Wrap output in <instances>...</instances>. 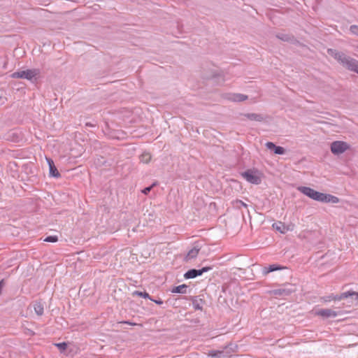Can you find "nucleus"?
I'll return each mask as SVG.
<instances>
[{
  "label": "nucleus",
  "mask_w": 358,
  "mask_h": 358,
  "mask_svg": "<svg viewBox=\"0 0 358 358\" xmlns=\"http://www.w3.org/2000/svg\"><path fill=\"white\" fill-rule=\"evenodd\" d=\"M297 189L304 195L317 201L332 203H337L339 202V199L337 196L317 192L308 187L301 186Z\"/></svg>",
  "instance_id": "obj_1"
},
{
  "label": "nucleus",
  "mask_w": 358,
  "mask_h": 358,
  "mask_svg": "<svg viewBox=\"0 0 358 358\" xmlns=\"http://www.w3.org/2000/svg\"><path fill=\"white\" fill-rule=\"evenodd\" d=\"M328 54L333 57L336 60H337L343 67L350 69L355 59L348 56L345 53L342 52H339L335 49L329 48L327 50Z\"/></svg>",
  "instance_id": "obj_2"
},
{
  "label": "nucleus",
  "mask_w": 358,
  "mask_h": 358,
  "mask_svg": "<svg viewBox=\"0 0 358 358\" xmlns=\"http://www.w3.org/2000/svg\"><path fill=\"white\" fill-rule=\"evenodd\" d=\"M39 73L40 71L36 69H27L25 71L14 72L11 74V77L13 78H22L27 79L28 80H32L33 78H36V77L39 74Z\"/></svg>",
  "instance_id": "obj_3"
},
{
  "label": "nucleus",
  "mask_w": 358,
  "mask_h": 358,
  "mask_svg": "<svg viewBox=\"0 0 358 358\" xmlns=\"http://www.w3.org/2000/svg\"><path fill=\"white\" fill-rule=\"evenodd\" d=\"M242 176L252 184L259 185L262 182L261 175L257 170L248 169L242 173Z\"/></svg>",
  "instance_id": "obj_4"
},
{
  "label": "nucleus",
  "mask_w": 358,
  "mask_h": 358,
  "mask_svg": "<svg viewBox=\"0 0 358 358\" xmlns=\"http://www.w3.org/2000/svg\"><path fill=\"white\" fill-rule=\"evenodd\" d=\"M350 148L349 145L344 141H336L331 144V151L334 155H340Z\"/></svg>",
  "instance_id": "obj_5"
},
{
  "label": "nucleus",
  "mask_w": 358,
  "mask_h": 358,
  "mask_svg": "<svg viewBox=\"0 0 358 358\" xmlns=\"http://www.w3.org/2000/svg\"><path fill=\"white\" fill-rule=\"evenodd\" d=\"M212 269L211 266H205L201 269L192 268L187 271L185 274L184 277L186 279L194 278L197 276L201 275L203 273L208 272Z\"/></svg>",
  "instance_id": "obj_6"
},
{
  "label": "nucleus",
  "mask_w": 358,
  "mask_h": 358,
  "mask_svg": "<svg viewBox=\"0 0 358 358\" xmlns=\"http://www.w3.org/2000/svg\"><path fill=\"white\" fill-rule=\"evenodd\" d=\"M294 292L292 286L285 285L282 287L270 291V294L274 296H287Z\"/></svg>",
  "instance_id": "obj_7"
},
{
  "label": "nucleus",
  "mask_w": 358,
  "mask_h": 358,
  "mask_svg": "<svg viewBox=\"0 0 358 358\" xmlns=\"http://www.w3.org/2000/svg\"><path fill=\"white\" fill-rule=\"evenodd\" d=\"M190 300L192 302L193 308L196 310H203L205 301L199 296H190Z\"/></svg>",
  "instance_id": "obj_8"
},
{
  "label": "nucleus",
  "mask_w": 358,
  "mask_h": 358,
  "mask_svg": "<svg viewBox=\"0 0 358 358\" xmlns=\"http://www.w3.org/2000/svg\"><path fill=\"white\" fill-rule=\"evenodd\" d=\"M265 145L267 149L273 150L274 153L276 155H283L285 152V150L283 147L277 146L273 142H267Z\"/></svg>",
  "instance_id": "obj_9"
},
{
  "label": "nucleus",
  "mask_w": 358,
  "mask_h": 358,
  "mask_svg": "<svg viewBox=\"0 0 358 358\" xmlns=\"http://www.w3.org/2000/svg\"><path fill=\"white\" fill-rule=\"evenodd\" d=\"M317 315L320 316H322L325 318L328 317H335L338 314L336 311H334L331 309L326 308V309H321L318 310Z\"/></svg>",
  "instance_id": "obj_10"
},
{
  "label": "nucleus",
  "mask_w": 358,
  "mask_h": 358,
  "mask_svg": "<svg viewBox=\"0 0 358 358\" xmlns=\"http://www.w3.org/2000/svg\"><path fill=\"white\" fill-rule=\"evenodd\" d=\"M46 160L49 166L50 176H53L55 178H59L60 176V173L55 167L53 160L50 158L47 157Z\"/></svg>",
  "instance_id": "obj_11"
},
{
  "label": "nucleus",
  "mask_w": 358,
  "mask_h": 358,
  "mask_svg": "<svg viewBox=\"0 0 358 358\" xmlns=\"http://www.w3.org/2000/svg\"><path fill=\"white\" fill-rule=\"evenodd\" d=\"M284 268H285V267L278 264H271L268 266H265L263 268L262 273L263 275H266L271 272L282 270Z\"/></svg>",
  "instance_id": "obj_12"
},
{
  "label": "nucleus",
  "mask_w": 358,
  "mask_h": 358,
  "mask_svg": "<svg viewBox=\"0 0 358 358\" xmlns=\"http://www.w3.org/2000/svg\"><path fill=\"white\" fill-rule=\"evenodd\" d=\"M227 99L232 101L240 102L246 100L248 96L243 94H231L228 95Z\"/></svg>",
  "instance_id": "obj_13"
},
{
  "label": "nucleus",
  "mask_w": 358,
  "mask_h": 358,
  "mask_svg": "<svg viewBox=\"0 0 358 358\" xmlns=\"http://www.w3.org/2000/svg\"><path fill=\"white\" fill-rule=\"evenodd\" d=\"M244 116L248 120L256 122H262L264 120V117L262 114L258 113H245Z\"/></svg>",
  "instance_id": "obj_14"
},
{
  "label": "nucleus",
  "mask_w": 358,
  "mask_h": 358,
  "mask_svg": "<svg viewBox=\"0 0 358 358\" xmlns=\"http://www.w3.org/2000/svg\"><path fill=\"white\" fill-rule=\"evenodd\" d=\"M34 310L36 314L38 316L43 315L44 313V306L41 301H35L34 303Z\"/></svg>",
  "instance_id": "obj_15"
},
{
  "label": "nucleus",
  "mask_w": 358,
  "mask_h": 358,
  "mask_svg": "<svg viewBox=\"0 0 358 358\" xmlns=\"http://www.w3.org/2000/svg\"><path fill=\"white\" fill-rule=\"evenodd\" d=\"M273 228L275 229L276 231H278L281 234H285L288 231L287 227L285 226V224L281 222L274 223L273 224Z\"/></svg>",
  "instance_id": "obj_16"
},
{
  "label": "nucleus",
  "mask_w": 358,
  "mask_h": 358,
  "mask_svg": "<svg viewBox=\"0 0 358 358\" xmlns=\"http://www.w3.org/2000/svg\"><path fill=\"white\" fill-rule=\"evenodd\" d=\"M171 292L173 293L186 294L187 293V285L185 284L178 285L173 288Z\"/></svg>",
  "instance_id": "obj_17"
},
{
  "label": "nucleus",
  "mask_w": 358,
  "mask_h": 358,
  "mask_svg": "<svg viewBox=\"0 0 358 358\" xmlns=\"http://www.w3.org/2000/svg\"><path fill=\"white\" fill-rule=\"evenodd\" d=\"M199 252V249L196 248V247H194L192 249H191L187 252V255L186 256L187 260H189V259L195 258L198 255Z\"/></svg>",
  "instance_id": "obj_18"
},
{
  "label": "nucleus",
  "mask_w": 358,
  "mask_h": 358,
  "mask_svg": "<svg viewBox=\"0 0 358 358\" xmlns=\"http://www.w3.org/2000/svg\"><path fill=\"white\" fill-rule=\"evenodd\" d=\"M208 355L213 358H222L225 357L223 350H210Z\"/></svg>",
  "instance_id": "obj_19"
},
{
  "label": "nucleus",
  "mask_w": 358,
  "mask_h": 358,
  "mask_svg": "<svg viewBox=\"0 0 358 358\" xmlns=\"http://www.w3.org/2000/svg\"><path fill=\"white\" fill-rule=\"evenodd\" d=\"M276 37L283 41H291L294 38L292 36L284 33L278 34Z\"/></svg>",
  "instance_id": "obj_20"
},
{
  "label": "nucleus",
  "mask_w": 358,
  "mask_h": 358,
  "mask_svg": "<svg viewBox=\"0 0 358 358\" xmlns=\"http://www.w3.org/2000/svg\"><path fill=\"white\" fill-rule=\"evenodd\" d=\"M19 136L14 131H10L8 134V136L6 138L7 140L17 142L18 141Z\"/></svg>",
  "instance_id": "obj_21"
},
{
  "label": "nucleus",
  "mask_w": 358,
  "mask_h": 358,
  "mask_svg": "<svg viewBox=\"0 0 358 358\" xmlns=\"http://www.w3.org/2000/svg\"><path fill=\"white\" fill-rule=\"evenodd\" d=\"M133 296H141V297H143V298H145V299H151V298L150 297V295L148 292H141V291H134L133 292Z\"/></svg>",
  "instance_id": "obj_22"
},
{
  "label": "nucleus",
  "mask_w": 358,
  "mask_h": 358,
  "mask_svg": "<svg viewBox=\"0 0 358 358\" xmlns=\"http://www.w3.org/2000/svg\"><path fill=\"white\" fill-rule=\"evenodd\" d=\"M141 162L143 163H148L151 159V155L148 152L143 153L140 157Z\"/></svg>",
  "instance_id": "obj_23"
},
{
  "label": "nucleus",
  "mask_w": 358,
  "mask_h": 358,
  "mask_svg": "<svg viewBox=\"0 0 358 358\" xmlns=\"http://www.w3.org/2000/svg\"><path fill=\"white\" fill-rule=\"evenodd\" d=\"M355 294H356V292H355V291H348L346 292H343V293L341 294V299H344L349 296H354V295H355Z\"/></svg>",
  "instance_id": "obj_24"
},
{
  "label": "nucleus",
  "mask_w": 358,
  "mask_h": 358,
  "mask_svg": "<svg viewBox=\"0 0 358 358\" xmlns=\"http://www.w3.org/2000/svg\"><path fill=\"white\" fill-rule=\"evenodd\" d=\"M58 241V238L57 236H47L45 239H44V241L45 242H50V243H55Z\"/></svg>",
  "instance_id": "obj_25"
},
{
  "label": "nucleus",
  "mask_w": 358,
  "mask_h": 358,
  "mask_svg": "<svg viewBox=\"0 0 358 358\" xmlns=\"http://www.w3.org/2000/svg\"><path fill=\"white\" fill-rule=\"evenodd\" d=\"M349 71H354L358 74V61L355 60Z\"/></svg>",
  "instance_id": "obj_26"
},
{
  "label": "nucleus",
  "mask_w": 358,
  "mask_h": 358,
  "mask_svg": "<svg viewBox=\"0 0 358 358\" xmlns=\"http://www.w3.org/2000/svg\"><path fill=\"white\" fill-rule=\"evenodd\" d=\"M350 31L352 34L358 36V25H351L350 27Z\"/></svg>",
  "instance_id": "obj_27"
},
{
  "label": "nucleus",
  "mask_w": 358,
  "mask_h": 358,
  "mask_svg": "<svg viewBox=\"0 0 358 358\" xmlns=\"http://www.w3.org/2000/svg\"><path fill=\"white\" fill-rule=\"evenodd\" d=\"M55 345L62 351L65 350L67 348V344L65 342L56 343Z\"/></svg>",
  "instance_id": "obj_28"
},
{
  "label": "nucleus",
  "mask_w": 358,
  "mask_h": 358,
  "mask_svg": "<svg viewBox=\"0 0 358 358\" xmlns=\"http://www.w3.org/2000/svg\"><path fill=\"white\" fill-rule=\"evenodd\" d=\"M156 185V183H153L152 185L149 186V187H147L145 188H144L143 190H142V192L144 194H148L150 191L151 189H152V187Z\"/></svg>",
  "instance_id": "obj_29"
},
{
  "label": "nucleus",
  "mask_w": 358,
  "mask_h": 358,
  "mask_svg": "<svg viewBox=\"0 0 358 358\" xmlns=\"http://www.w3.org/2000/svg\"><path fill=\"white\" fill-rule=\"evenodd\" d=\"M332 299L334 301H341L342 300L341 294L334 295L332 294Z\"/></svg>",
  "instance_id": "obj_30"
},
{
  "label": "nucleus",
  "mask_w": 358,
  "mask_h": 358,
  "mask_svg": "<svg viewBox=\"0 0 358 358\" xmlns=\"http://www.w3.org/2000/svg\"><path fill=\"white\" fill-rule=\"evenodd\" d=\"M323 299L325 302H329V301H331L333 300L332 299V294L329 295V296H324L323 297Z\"/></svg>",
  "instance_id": "obj_31"
},
{
  "label": "nucleus",
  "mask_w": 358,
  "mask_h": 358,
  "mask_svg": "<svg viewBox=\"0 0 358 358\" xmlns=\"http://www.w3.org/2000/svg\"><path fill=\"white\" fill-rule=\"evenodd\" d=\"M121 323L128 324H130L132 326L138 325L136 323H133L129 321H123V322H121Z\"/></svg>",
  "instance_id": "obj_32"
},
{
  "label": "nucleus",
  "mask_w": 358,
  "mask_h": 358,
  "mask_svg": "<svg viewBox=\"0 0 358 358\" xmlns=\"http://www.w3.org/2000/svg\"><path fill=\"white\" fill-rule=\"evenodd\" d=\"M153 301H155L157 304H159V305H161L163 303V301L161 300V299H159V300H153V299H150Z\"/></svg>",
  "instance_id": "obj_33"
},
{
  "label": "nucleus",
  "mask_w": 358,
  "mask_h": 358,
  "mask_svg": "<svg viewBox=\"0 0 358 358\" xmlns=\"http://www.w3.org/2000/svg\"><path fill=\"white\" fill-rule=\"evenodd\" d=\"M237 203H240V205H241V206L247 207V204H246V203H244L243 201H237Z\"/></svg>",
  "instance_id": "obj_34"
},
{
  "label": "nucleus",
  "mask_w": 358,
  "mask_h": 358,
  "mask_svg": "<svg viewBox=\"0 0 358 358\" xmlns=\"http://www.w3.org/2000/svg\"><path fill=\"white\" fill-rule=\"evenodd\" d=\"M85 126H87V127H94V126H95V124H92V123H90V122H87V123L85 124Z\"/></svg>",
  "instance_id": "obj_35"
},
{
  "label": "nucleus",
  "mask_w": 358,
  "mask_h": 358,
  "mask_svg": "<svg viewBox=\"0 0 358 358\" xmlns=\"http://www.w3.org/2000/svg\"><path fill=\"white\" fill-rule=\"evenodd\" d=\"M355 296H357V299H358V292H356Z\"/></svg>",
  "instance_id": "obj_36"
},
{
  "label": "nucleus",
  "mask_w": 358,
  "mask_h": 358,
  "mask_svg": "<svg viewBox=\"0 0 358 358\" xmlns=\"http://www.w3.org/2000/svg\"><path fill=\"white\" fill-rule=\"evenodd\" d=\"M2 98L1 94L0 95V99Z\"/></svg>",
  "instance_id": "obj_37"
},
{
  "label": "nucleus",
  "mask_w": 358,
  "mask_h": 358,
  "mask_svg": "<svg viewBox=\"0 0 358 358\" xmlns=\"http://www.w3.org/2000/svg\"><path fill=\"white\" fill-rule=\"evenodd\" d=\"M2 98L1 94L0 95V99Z\"/></svg>",
  "instance_id": "obj_38"
},
{
  "label": "nucleus",
  "mask_w": 358,
  "mask_h": 358,
  "mask_svg": "<svg viewBox=\"0 0 358 358\" xmlns=\"http://www.w3.org/2000/svg\"><path fill=\"white\" fill-rule=\"evenodd\" d=\"M357 48H358V46H357Z\"/></svg>",
  "instance_id": "obj_39"
}]
</instances>
